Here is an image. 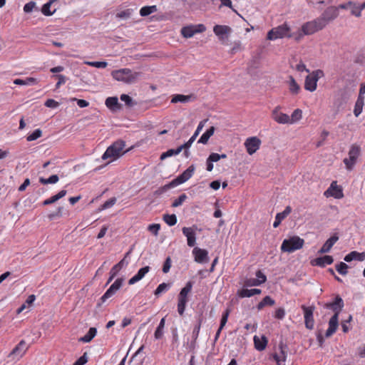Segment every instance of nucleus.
I'll list each match as a JSON object with an SVG mask.
<instances>
[{
    "label": "nucleus",
    "instance_id": "20",
    "mask_svg": "<svg viewBox=\"0 0 365 365\" xmlns=\"http://www.w3.org/2000/svg\"><path fill=\"white\" fill-rule=\"evenodd\" d=\"M287 353L285 350V346L281 344L279 346V351L273 354V358L277 365L284 364L287 359Z\"/></svg>",
    "mask_w": 365,
    "mask_h": 365
},
{
    "label": "nucleus",
    "instance_id": "35",
    "mask_svg": "<svg viewBox=\"0 0 365 365\" xmlns=\"http://www.w3.org/2000/svg\"><path fill=\"white\" fill-rule=\"evenodd\" d=\"M364 106V98L358 97L355 103L354 114L356 117H358L362 112L363 107Z\"/></svg>",
    "mask_w": 365,
    "mask_h": 365
},
{
    "label": "nucleus",
    "instance_id": "8",
    "mask_svg": "<svg viewBox=\"0 0 365 365\" xmlns=\"http://www.w3.org/2000/svg\"><path fill=\"white\" fill-rule=\"evenodd\" d=\"M324 76L323 71L318 69L312 71L305 78L304 88L313 92L317 89L318 80Z\"/></svg>",
    "mask_w": 365,
    "mask_h": 365
},
{
    "label": "nucleus",
    "instance_id": "64",
    "mask_svg": "<svg viewBox=\"0 0 365 365\" xmlns=\"http://www.w3.org/2000/svg\"><path fill=\"white\" fill-rule=\"evenodd\" d=\"M292 34V36L291 38H293L297 41H300L302 38V37L305 35L302 31V29H301L300 31H298L297 32L293 33Z\"/></svg>",
    "mask_w": 365,
    "mask_h": 365
},
{
    "label": "nucleus",
    "instance_id": "2",
    "mask_svg": "<svg viewBox=\"0 0 365 365\" xmlns=\"http://www.w3.org/2000/svg\"><path fill=\"white\" fill-rule=\"evenodd\" d=\"M195 167L194 165L189 166L182 174L174 179L171 182L160 187L156 191V193L161 194L168 189L182 184L188 180L194 174Z\"/></svg>",
    "mask_w": 365,
    "mask_h": 365
},
{
    "label": "nucleus",
    "instance_id": "40",
    "mask_svg": "<svg viewBox=\"0 0 365 365\" xmlns=\"http://www.w3.org/2000/svg\"><path fill=\"white\" fill-rule=\"evenodd\" d=\"M289 88L290 92L292 94H297L300 91V87L298 83L296 82L294 78L292 76L289 77Z\"/></svg>",
    "mask_w": 365,
    "mask_h": 365
},
{
    "label": "nucleus",
    "instance_id": "38",
    "mask_svg": "<svg viewBox=\"0 0 365 365\" xmlns=\"http://www.w3.org/2000/svg\"><path fill=\"white\" fill-rule=\"evenodd\" d=\"M165 322V318H162L154 334V336L156 339H160L163 337L164 334Z\"/></svg>",
    "mask_w": 365,
    "mask_h": 365
},
{
    "label": "nucleus",
    "instance_id": "39",
    "mask_svg": "<svg viewBox=\"0 0 365 365\" xmlns=\"http://www.w3.org/2000/svg\"><path fill=\"white\" fill-rule=\"evenodd\" d=\"M158 10L155 5L143 6L140 10V14L141 16H147Z\"/></svg>",
    "mask_w": 365,
    "mask_h": 365
},
{
    "label": "nucleus",
    "instance_id": "28",
    "mask_svg": "<svg viewBox=\"0 0 365 365\" xmlns=\"http://www.w3.org/2000/svg\"><path fill=\"white\" fill-rule=\"evenodd\" d=\"M365 259V252H358L356 251H352L344 257V261L349 262L352 260L364 261Z\"/></svg>",
    "mask_w": 365,
    "mask_h": 365
},
{
    "label": "nucleus",
    "instance_id": "60",
    "mask_svg": "<svg viewBox=\"0 0 365 365\" xmlns=\"http://www.w3.org/2000/svg\"><path fill=\"white\" fill-rule=\"evenodd\" d=\"M256 279L259 282H260V284L264 283L267 281V277L262 272L261 270L257 271Z\"/></svg>",
    "mask_w": 365,
    "mask_h": 365
},
{
    "label": "nucleus",
    "instance_id": "61",
    "mask_svg": "<svg viewBox=\"0 0 365 365\" xmlns=\"http://www.w3.org/2000/svg\"><path fill=\"white\" fill-rule=\"evenodd\" d=\"M196 138L197 137L192 135L187 142L185 143L184 144L180 146L182 147V150L183 149H189V148L192 145V144L196 140Z\"/></svg>",
    "mask_w": 365,
    "mask_h": 365
},
{
    "label": "nucleus",
    "instance_id": "33",
    "mask_svg": "<svg viewBox=\"0 0 365 365\" xmlns=\"http://www.w3.org/2000/svg\"><path fill=\"white\" fill-rule=\"evenodd\" d=\"M97 334V329L95 327H91L83 336L81 337L79 339V341L83 342V343H88L90 342L96 335Z\"/></svg>",
    "mask_w": 365,
    "mask_h": 365
},
{
    "label": "nucleus",
    "instance_id": "42",
    "mask_svg": "<svg viewBox=\"0 0 365 365\" xmlns=\"http://www.w3.org/2000/svg\"><path fill=\"white\" fill-rule=\"evenodd\" d=\"M59 180V178L57 175H53L50 176L48 178H41L39 179V181L41 184L46 185V184H55Z\"/></svg>",
    "mask_w": 365,
    "mask_h": 365
},
{
    "label": "nucleus",
    "instance_id": "17",
    "mask_svg": "<svg viewBox=\"0 0 365 365\" xmlns=\"http://www.w3.org/2000/svg\"><path fill=\"white\" fill-rule=\"evenodd\" d=\"M192 252L196 262L204 264L209 261L208 252L206 250L196 247Z\"/></svg>",
    "mask_w": 365,
    "mask_h": 365
},
{
    "label": "nucleus",
    "instance_id": "46",
    "mask_svg": "<svg viewBox=\"0 0 365 365\" xmlns=\"http://www.w3.org/2000/svg\"><path fill=\"white\" fill-rule=\"evenodd\" d=\"M361 11L362 9H361V5L356 4L353 1V5L351 6V14L356 17H360L361 16Z\"/></svg>",
    "mask_w": 365,
    "mask_h": 365
},
{
    "label": "nucleus",
    "instance_id": "55",
    "mask_svg": "<svg viewBox=\"0 0 365 365\" xmlns=\"http://www.w3.org/2000/svg\"><path fill=\"white\" fill-rule=\"evenodd\" d=\"M226 158V155H225V154L219 155L218 153H212L209 155L207 159L210 160V161L214 163V162H217L221 158Z\"/></svg>",
    "mask_w": 365,
    "mask_h": 365
},
{
    "label": "nucleus",
    "instance_id": "23",
    "mask_svg": "<svg viewBox=\"0 0 365 365\" xmlns=\"http://www.w3.org/2000/svg\"><path fill=\"white\" fill-rule=\"evenodd\" d=\"M150 268L149 266H145L144 267L140 268L138 271L137 274H135L133 277H131L129 279L128 284L130 285H132L141 280L145 276V274L150 271Z\"/></svg>",
    "mask_w": 365,
    "mask_h": 365
},
{
    "label": "nucleus",
    "instance_id": "63",
    "mask_svg": "<svg viewBox=\"0 0 365 365\" xmlns=\"http://www.w3.org/2000/svg\"><path fill=\"white\" fill-rule=\"evenodd\" d=\"M285 316V311L283 308L277 309L274 312V317L278 319H282Z\"/></svg>",
    "mask_w": 365,
    "mask_h": 365
},
{
    "label": "nucleus",
    "instance_id": "45",
    "mask_svg": "<svg viewBox=\"0 0 365 365\" xmlns=\"http://www.w3.org/2000/svg\"><path fill=\"white\" fill-rule=\"evenodd\" d=\"M163 220L169 226H173L177 223V217L175 215H164Z\"/></svg>",
    "mask_w": 365,
    "mask_h": 365
},
{
    "label": "nucleus",
    "instance_id": "7",
    "mask_svg": "<svg viewBox=\"0 0 365 365\" xmlns=\"http://www.w3.org/2000/svg\"><path fill=\"white\" fill-rule=\"evenodd\" d=\"M361 153V148L356 144L351 145L349 153L348 158L344 159L343 162L345 165L346 169L348 170H353L354 165L356 163L357 159Z\"/></svg>",
    "mask_w": 365,
    "mask_h": 365
},
{
    "label": "nucleus",
    "instance_id": "53",
    "mask_svg": "<svg viewBox=\"0 0 365 365\" xmlns=\"http://www.w3.org/2000/svg\"><path fill=\"white\" fill-rule=\"evenodd\" d=\"M259 285H261L260 282H259L256 278H250L245 281V287H257Z\"/></svg>",
    "mask_w": 365,
    "mask_h": 365
},
{
    "label": "nucleus",
    "instance_id": "48",
    "mask_svg": "<svg viewBox=\"0 0 365 365\" xmlns=\"http://www.w3.org/2000/svg\"><path fill=\"white\" fill-rule=\"evenodd\" d=\"M41 134L42 131L38 128L34 130L31 134H29L26 139L28 141H33L40 138Z\"/></svg>",
    "mask_w": 365,
    "mask_h": 365
},
{
    "label": "nucleus",
    "instance_id": "57",
    "mask_svg": "<svg viewBox=\"0 0 365 365\" xmlns=\"http://www.w3.org/2000/svg\"><path fill=\"white\" fill-rule=\"evenodd\" d=\"M35 299L36 296L34 294L29 295L24 302V309H26V307L30 308L32 306Z\"/></svg>",
    "mask_w": 365,
    "mask_h": 365
},
{
    "label": "nucleus",
    "instance_id": "4",
    "mask_svg": "<svg viewBox=\"0 0 365 365\" xmlns=\"http://www.w3.org/2000/svg\"><path fill=\"white\" fill-rule=\"evenodd\" d=\"M291 28L287 23H284L277 27L272 29L267 36L269 41H274L278 38H291L292 34L290 33Z\"/></svg>",
    "mask_w": 365,
    "mask_h": 365
},
{
    "label": "nucleus",
    "instance_id": "34",
    "mask_svg": "<svg viewBox=\"0 0 365 365\" xmlns=\"http://www.w3.org/2000/svg\"><path fill=\"white\" fill-rule=\"evenodd\" d=\"M66 193H67V191L66 190H62L56 195L51 197L50 198L45 200L43 202V205H47L53 203V202H56L57 200H58L59 199L63 197L66 195Z\"/></svg>",
    "mask_w": 365,
    "mask_h": 365
},
{
    "label": "nucleus",
    "instance_id": "51",
    "mask_svg": "<svg viewBox=\"0 0 365 365\" xmlns=\"http://www.w3.org/2000/svg\"><path fill=\"white\" fill-rule=\"evenodd\" d=\"M186 199H187V195L185 194H182L177 199H175L173 201L172 206L174 207H179L184 202V201Z\"/></svg>",
    "mask_w": 365,
    "mask_h": 365
},
{
    "label": "nucleus",
    "instance_id": "62",
    "mask_svg": "<svg viewBox=\"0 0 365 365\" xmlns=\"http://www.w3.org/2000/svg\"><path fill=\"white\" fill-rule=\"evenodd\" d=\"M171 267V259L170 257H168L163 264V272L164 273H168L170 271V269Z\"/></svg>",
    "mask_w": 365,
    "mask_h": 365
},
{
    "label": "nucleus",
    "instance_id": "58",
    "mask_svg": "<svg viewBox=\"0 0 365 365\" xmlns=\"http://www.w3.org/2000/svg\"><path fill=\"white\" fill-rule=\"evenodd\" d=\"M45 106L51 108H56L59 106V103L53 99H48L45 103Z\"/></svg>",
    "mask_w": 365,
    "mask_h": 365
},
{
    "label": "nucleus",
    "instance_id": "6",
    "mask_svg": "<svg viewBox=\"0 0 365 365\" xmlns=\"http://www.w3.org/2000/svg\"><path fill=\"white\" fill-rule=\"evenodd\" d=\"M192 288V283L187 282L185 286L180 290L178 297V312L180 316H182L186 304L187 303V295L191 292Z\"/></svg>",
    "mask_w": 365,
    "mask_h": 365
},
{
    "label": "nucleus",
    "instance_id": "30",
    "mask_svg": "<svg viewBox=\"0 0 365 365\" xmlns=\"http://www.w3.org/2000/svg\"><path fill=\"white\" fill-rule=\"evenodd\" d=\"M255 347L258 351L264 350L267 344V339L265 336H262L259 337L257 336H254Z\"/></svg>",
    "mask_w": 365,
    "mask_h": 365
},
{
    "label": "nucleus",
    "instance_id": "16",
    "mask_svg": "<svg viewBox=\"0 0 365 365\" xmlns=\"http://www.w3.org/2000/svg\"><path fill=\"white\" fill-rule=\"evenodd\" d=\"M327 197L331 196L336 199H341L344 197L342 188L337 185L336 181H333L329 187L324 192Z\"/></svg>",
    "mask_w": 365,
    "mask_h": 365
},
{
    "label": "nucleus",
    "instance_id": "49",
    "mask_svg": "<svg viewBox=\"0 0 365 365\" xmlns=\"http://www.w3.org/2000/svg\"><path fill=\"white\" fill-rule=\"evenodd\" d=\"M170 287V284H166L165 282L160 284L156 289L155 290V295L158 296L163 292H166Z\"/></svg>",
    "mask_w": 365,
    "mask_h": 365
},
{
    "label": "nucleus",
    "instance_id": "41",
    "mask_svg": "<svg viewBox=\"0 0 365 365\" xmlns=\"http://www.w3.org/2000/svg\"><path fill=\"white\" fill-rule=\"evenodd\" d=\"M302 117V111L300 109H296L292 113L290 117L289 124H293L297 121H299Z\"/></svg>",
    "mask_w": 365,
    "mask_h": 365
},
{
    "label": "nucleus",
    "instance_id": "1",
    "mask_svg": "<svg viewBox=\"0 0 365 365\" xmlns=\"http://www.w3.org/2000/svg\"><path fill=\"white\" fill-rule=\"evenodd\" d=\"M125 143L124 140H118L110 145L102 155V159L109 160L108 163L120 158L127 150H125Z\"/></svg>",
    "mask_w": 365,
    "mask_h": 365
},
{
    "label": "nucleus",
    "instance_id": "54",
    "mask_svg": "<svg viewBox=\"0 0 365 365\" xmlns=\"http://www.w3.org/2000/svg\"><path fill=\"white\" fill-rule=\"evenodd\" d=\"M116 202L115 197H111L101 205V210H106L113 207Z\"/></svg>",
    "mask_w": 365,
    "mask_h": 365
},
{
    "label": "nucleus",
    "instance_id": "50",
    "mask_svg": "<svg viewBox=\"0 0 365 365\" xmlns=\"http://www.w3.org/2000/svg\"><path fill=\"white\" fill-rule=\"evenodd\" d=\"M132 9H126L121 11L116 14V17L118 19H128L132 14Z\"/></svg>",
    "mask_w": 365,
    "mask_h": 365
},
{
    "label": "nucleus",
    "instance_id": "22",
    "mask_svg": "<svg viewBox=\"0 0 365 365\" xmlns=\"http://www.w3.org/2000/svg\"><path fill=\"white\" fill-rule=\"evenodd\" d=\"M339 325V316L333 315L329 321V327L326 331V337H330L334 334Z\"/></svg>",
    "mask_w": 365,
    "mask_h": 365
},
{
    "label": "nucleus",
    "instance_id": "27",
    "mask_svg": "<svg viewBox=\"0 0 365 365\" xmlns=\"http://www.w3.org/2000/svg\"><path fill=\"white\" fill-rule=\"evenodd\" d=\"M262 293V290L260 289H242L241 290L237 291V295L240 298H245V297H251L256 294H259Z\"/></svg>",
    "mask_w": 365,
    "mask_h": 365
},
{
    "label": "nucleus",
    "instance_id": "29",
    "mask_svg": "<svg viewBox=\"0 0 365 365\" xmlns=\"http://www.w3.org/2000/svg\"><path fill=\"white\" fill-rule=\"evenodd\" d=\"M292 212V208L289 206L286 207L284 210L276 215L275 220L273 223L274 227H277L281 222Z\"/></svg>",
    "mask_w": 365,
    "mask_h": 365
},
{
    "label": "nucleus",
    "instance_id": "31",
    "mask_svg": "<svg viewBox=\"0 0 365 365\" xmlns=\"http://www.w3.org/2000/svg\"><path fill=\"white\" fill-rule=\"evenodd\" d=\"M106 106L113 111H116L120 109V106L118 103L117 97H108L106 100Z\"/></svg>",
    "mask_w": 365,
    "mask_h": 365
},
{
    "label": "nucleus",
    "instance_id": "5",
    "mask_svg": "<svg viewBox=\"0 0 365 365\" xmlns=\"http://www.w3.org/2000/svg\"><path fill=\"white\" fill-rule=\"evenodd\" d=\"M304 241L298 236H292L288 239H284L281 245V250L284 252L292 253L301 249L304 245Z\"/></svg>",
    "mask_w": 365,
    "mask_h": 365
},
{
    "label": "nucleus",
    "instance_id": "3",
    "mask_svg": "<svg viewBox=\"0 0 365 365\" xmlns=\"http://www.w3.org/2000/svg\"><path fill=\"white\" fill-rule=\"evenodd\" d=\"M140 76L139 72H134L129 68H122L112 72L114 79L128 84L135 83Z\"/></svg>",
    "mask_w": 365,
    "mask_h": 365
},
{
    "label": "nucleus",
    "instance_id": "12",
    "mask_svg": "<svg viewBox=\"0 0 365 365\" xmlns=\"http://www.w3.org/2000/svg\"><path fill=\"white\" fill-rule=\"evenodd\" d=\"M197 230V227L196 226L184 227L182 229V234L187 238V244L190 247H194L196 243Z\"/></svg>",
    "mask_w": 365,
    "mask_h": 365
},
{
    "label": "nucleus",
    "instance_id": "43",
    "mask_svg": "<svg viewBox=\"0 0 365 365\" xmlns=\"http://www.w3.org/2000/svg\"><path fill=\"white\" fill-rule=\"evenodd\" d=\"M201 324H202V319L199 318L197 323L195 325L193 330H192V340L194 342L196 341V340L199 336Z\"/></svg>",
    "mask_w": 365,
    "mask_h": 365
},
{
    "label": "nucleus",
    "instance_id": "18",
    "mask_svg": "<svg viewBox=\"0 0 365 365\" xmlns=\"http://www.w3.org/2000/svg\"><path fill=\"white\" fill-rule=\"evenodd\" d=\"M261 140L257 137L248 138L245 142L247 152L250 155L254 154L259 148Z\"/></svg>",
    "mask_w": 365,
    "mask_h": 365
},
{
    "label": "nucleus",
    "instance_id": "11",
    "mask_svg": "<svg viewBox=\"0 0 365 365\" xmlns=\"http://www.w3.org/2000/svg\"><path fill=\"white\" fill-rule=\"evenodd\" d=\"M344 306V301L339 295H336L332 302L325 303L323 307L334 312V315L339 316Z\"/></svg>",
    "mask_w": 365,
    "mask_h": 365
},
{
    "label": "nucleus",
    "instance_id": "19",
    "mask_svg": "<svg viewBox=\"0 0 365 365\" xmlns=\"http://www.w3.org/2000/svg\"><path fill=\"white\" fill-rule=\"evenodd\" d=\"M280 107H276L272 111V118L280 124H289L290 117L285 113L279 112Z\"/></svg>",
    "mask_w": 365,
    "mask_h": 365
},
{
    "label": "nucleus",
    "instance_id": "32",
    "mask_svg": "<svg viewBox=\"0 0 365 365\" xmlns=\"http://www.w3.org/2000/svg\"><path fill=\"white\" fill-rule=\"evenodd\" d=\"M192 96H185L182 94H175L173 95L171 99L172 103H186L191 101Z\"/></svg>",
    "mask_w": 365,
    "mask_h": 365
},
{
    "label": "nucleus",
    "instance_id": "36",
    "mask_svg": "<svg viewBox=\"0 0 365 365\" xmlns=\"http://www.w3.org/2000/svg\"><path fill=\"white\" fill-rule=\"evenodd\" d=\"M215 132V127L212 126L209 129L205 132L200 139L198 140V143L206 144L209 140V138L213 135Z\"/></svg>",
    "mask_w": 365,
    "mask_h": 365
},
{
    "label": "nucleus",
    "instance_id": "26",
    "mask_svg": "<svg viewBox=\"0 0 365 365\" xmlns=\"http://www.w3.org/2000/svg\"><path fill=\"white\" fill-rule=\"evenodd\" d=\"M131 250L125 254V256L118 263L114 265L110 271V274L113 276H116L118 272L123 267L128 264V261L125 258L130 254Z\"/></svg>",
    "mask_w": 365,
    "mask_h": 365
},
{
    "label": "nucleus",
    "instance_id": "52",
    "mask_svg": "<svg viewBox=\"0 0 365 365\" xmlns=\"http://www.w3.org/2000/svg\"><path fill=\"white\" fill-rule=\"evenodd\" d=\"M230 313V310L229 309H227L223 312V314L222 315L221 321H220V327L221 329H223L224 327L225 326V324H226V323L227 322V319H228Z\"/></svg>",
    "mask_w": 365,
    "mask_h": 365
},
{
    "label": "nucleus",
    "instance_id": "44",
    "mask_svg": "<svg viewBox=\"0 0 365 365\" xmlns=\"http://www.w3.org/2000/svg\"><path fill=\"white\" fill-rule=\"evenodd\" d=\"M336 271L341 275H346L348 273V265L344 262H339L335 265Z\"/></svg>",
    "mask_w": 365,
    "mask_h": 365
},
{
    "label": "nucleus",
    "instance_id": "14",
    "mask_svg": "<svg viewBox=\"0 0 365 365\" xmlns=\"http://www.w3.org/2000/svg\"><path fill=\"white\" fill-rule=\"evenodd\" d=\"M339 16L338 8L335 6L328 7L322 16L318 18L319 20H322L324 27L331 21L335 19Z\"/></svg>",
    "mask_w": 365,
    "mask_h": 365
},
{
    "label": "nucleus",
    "instance_id": "9",
    "mask_svg": "<svg viewBox=\"0 0 365 365\" xmlns=\"http://www.w3.org/2000/svg\"><path fill=\"white\" fill-rule=\"evenodd\" d=\"M324 28L322 20L317 19L314 21H308L302 26V31L305 35H311Z\"/></svg>",
    "mask_w": 365,
    "mask_h": 365
},
{
    "label": "nucleus",
    "instance_id": "10",
    "mask_svg": "<svg viewBox=\"0 0 365 365\" xmlns=\"http://www.w3.org/2000/svg\"><path fill=\"white\" fill-rule=\"evenodd\" d=\"M206 30L203 24L189 25L181 29V34L187 38L192 37L195 34L202 33Z\"/></svg>",
    "mask_w": 365,
    "mask_h": 365
},
{
    "label": "nucleus",
    "instance_id": "24",
    "mask_svg": "<svg viewBox=\"0 0 365 365\" xmlns=\"http://www.w3.org/2000/svg\"><path fill=\"white\" fill-rule=\"evenodd\" d=\"M338 236L333 235L330 238H329L325 243L322 245L321 249L319 250V253L324 254L327 253L330 251L333 245L338 241Z\"/></svg>",
    "mask_w": 365,
    "mask_h": 365
},
{
    "label": "nucleus",
    "instance_id": "13",
    "mask_svg": "<svg viewBox=\"0 0 365 365\" xmlns=\"http://www.w3.org/2000/svg\"><path fill=\"white\" fill-rule=\"evenodd\" d=\"M123 282V278H118L101 297V302L103 303L108 299L113 296L116 293V292L121 287Z\"/></svg>",
    "mask_w": 365,
    "mask_h": 365
},
{
    "label": "nucleus",
    "instance_id": "15",
    "mask_svg": "<svg viewBox=\"0 0 365 365\" xmlns=\"http://www.w3.org/2000/svg\"><path fill=\"white\" fill-rule=\"evenodd\" d=\"M302 309L304 312L305 327L309 329H312L314 325V320L313 317L314 307L302 305Z\"/></svg>",
    "mask_w": 365,
    "mask_h": 365
},
{
    "label": "nucleus",
    "instance_id": "47",
    "mask_svg": "<svg viewBox=\"0 0 365 365\" xmlns=\"http://www.w3.org/2000/svg\"><path fill=\"white\" fill-rule=\"evenodd\" d=\"M84 63L98 68H104L108 65L106 61H84Z\"/></svg>",
    "mask_w": 365,
    "mask_h": 365
},
{
    "label": "nucleus",
    "instance_id": "56",
    "mask_svg": "<svg viewBox=\"0 0 365 365\" xmlns=\"http://www.w3.org/2000/svg\"><path fill=\"white\" fill-rule=\"evenodd\" d=\"M160 229V224H151L148 227V230L151 233H153L155 236H157L158 235Z\"/></svg>",
    "mask_w": 365,
    "mask_h": 365
},
{
    "label": "nucleus",
    "instance_id": "25",
    "mask_svg": "<svg viewBox=\"0 0 365 365\" xmlns=\"http://www.w3.org/2000/svg\"><path fill=\"white\" fill-rule=\"evenodd\" d=\"M334 262V259L330 255H325L323 257H317L312 262L313 265L319 266L321 267H325L327 264H331Z\"/></svg>",
    "mask_w": 365,
    "mask_h": 365
},
{
    "label": "nucleus",
    "instance_id": "21",
    "mask_svg": "<svg viewBox=\"0 0 365 365\" xmlns=\"http://www.w3.org/2000/svg\"><path fill=\"white\" fill-rule=\"evenodd\" d=\"M213 31L220 40H223L226 38L225 36L231 32V28L225 25H216L213 28Z\"/></svg>",
    "mask_w": 365,
    "mask_h": 365
},
{
    "label": "nucleus",
    "instance_id": "59",
    "mask_svg": "<svg viewBox=\"0 0 365 365\" xmlns=\"http://www.w3.org/2000/svg\"><path fill=\"white\" fill-rule=\"evenodd\" d=\"M120 100L128 106H132L133 105L132 98L127 94H122L120 96Z\"/></svg>",
    "mask_w": 365,
    "mask_h": 365
},
{
    "label": "nucleus",
    "instance_id": "37",
    "mask_svg": "<svg viewBox=\"0 0 365 365\" xmlns=\"http://www.w3.org/2000/svg\"><path fill=\"white\" fill-rule=\"evenodd\" d=\"M181 151H182V147H180V146L176 149H169L166 152L163 153L161 154L160 158L161 160H163L166 159L167 158L180 154V153Z\"/></svg>",
    "mask_w": 365,
    "mask_h": 365
}]
</instances>
